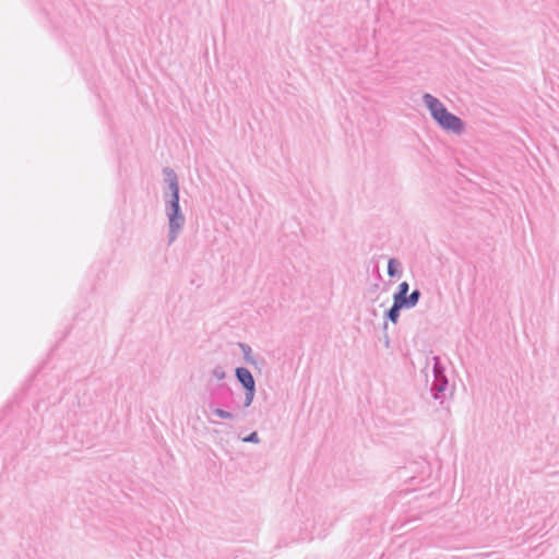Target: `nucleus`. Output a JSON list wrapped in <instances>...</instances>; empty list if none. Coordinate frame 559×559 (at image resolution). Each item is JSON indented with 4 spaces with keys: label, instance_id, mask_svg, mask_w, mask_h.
Returning <instances> with one entry per match:
<instances>
[{
    "label": "nucleus",
    "instance_id": "nucleus-1",
    "mask_svg": "<svg viewBox=\"0 0 559 559\" xmlns=\"http://www.w3.org/2000/svg\"><path fill=\"white\" fill-rule=\"evenodd\" d=\"M424 100L429 108L435 120L443 128L455 133H460L463 130V122L456 116L450 114L445 107L430 94L424 96Z\"/></svg>",
    "mask_w": 559,
    "mask_h": 559
},
{
    "label": "nucleus",
    "instance_id": "nucleus-2",
    "mask_svg": "<svg viewBox=\"0 0 559 559\" xmlns=\"http://www.w3.org/2000/svg\"><path fill=\"white\" fill-rule=\"evenodd\" d=\"M170 188L173 190V200H171V214L169 216V225L173 231L177 230L182 223V216L179 215V188L176 181L170 183Z\"/></svg>",
    "mask_w": 559,
    "mask_h": 559
},
{
    "label": "nucleus",
    "instance_id": "nucleus-3",
    "mask_svg": "<svg viewBox=\"0 0 559 559\" xmlns=\"http://www.w3.org/2000/svg\"><path fill=\"white\" fill-rule=\"evenodd\" d=\"M236 374L238 380L248 390V395L251 399L254 392V380L251 372L246 368H237Z\"/></svg>",
    "mask_w": 559,
    "mask_h": 559
},
{
    "label": "nucleus",
    "instance_id": "nucleus-4",
    "mask_svg": "<svg viewBox=\"0 0 559 559\" xmlns=\"http://www.w3.org/2000/svg\"><path fill=\"white\" fill-rule=\"evenodd\" d=\"M405 304L402 302L401 300L399 299H394V305L393 307L390 309L389 311V318L390 320L395 323L397 321V318H399V312H400V309L404 306Z\"/></svg>",
    "mask_w": 559,
    "mask_h": 559
},
{
    "label": "nucleus",
    "instance_id": "nucleus-5",
    "mask_svg": "<svg viewBox=\"0 0 559 559\" xmlns=\"http://www.w3.org/2000/svg\"><path fill=\"white\" fill-rule=\"evenodd\" d=\"M408 292V284L403 282L399 287V293L394 296V299H399L404 304H407L406 294Z\"/></svg>",
    "mask_w": 559,
    "mask_h": 559
},
{
    "label": "nucleus",
    "instance_id": "nucleus-6",
    "mask_svg": "<svg viewBox=\"0 0 559 559\" xmlns=\"http://www.w3.org/2000/svg\"><path fill=\"white\" fill-rule=\"evenodd\" d=\"M397 266H399V263L396 262V260L391 259L388 263V274L390 276H395L397 273Z\"/></svg>",
    "mask_w": 559,
    "mask_h": 559
},
{
    "label": "nucleus",
    "instance_id": "nucleus-7",
    "mask_svg": "<svg viewBox=\"0 0 559 559\" xmlns=\"http://www.w3.org/2000/svg\"><path fill=\"white\" fill-rule=\"evenodd\" d=\"M419 298V292L414 290L409 297L407 298V304L405 306H415Z\"/></svg>",
    "mask_w": 559,
    "mask_h": 559
},
{
    "label": "nucleus",
    "instance_id": "nucleus-8",
    "mask_svg": "<svg viewBox=\"0 0 559 559\" xmlns=\"http://www.w3.org/2000/svg\"><path fill=\"white\" fill-rule=\"evenodd\" d=\"M214 413H215L218 417H221V418H225V419H230V418L233 417V415H231L230 413L225 412V411L219 409V408L215 409V411H214Z\"/></svg>",
    "mask_w": 559,
    "mask_h": 559
},
{
    "label": "nucleus",
    "instance_id": "nucleus-9",
    "mask_svg": "<svg viewBox=\"0 0 559 559\" xmlns=\"http://www.w3.org/2000/svg\"><path fill=\"white\" fill-rule=\"evenodd\" d=\"M245 441L257 442L258 441V435L255 432H252L249 438L245 439Z\"/></svg>",
    "mask_w": 559,
    "mask_h": 559
}]
</instances>
